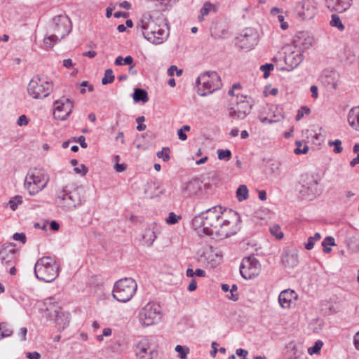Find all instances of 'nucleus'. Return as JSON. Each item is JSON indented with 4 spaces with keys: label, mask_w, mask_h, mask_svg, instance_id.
Listing matches in <instances>:
<instances>
[{
    "label": "nucleus",
    "mask_w": 359,
    "mask_h": 359,
    "mask_svg": "<svg viewBox=\"0 0 359 359\" xmlns=\"http://www.w3.org/2000/svg\"><path fill=\"white\" fill-rule=\"evenodd\" d=\"M238 222L239 215L236 211H223L221 206H215L195 216L192 226L200 235L226 238L236 233Z\"/></svg>",
    "instance_id": "nucleus-1"
},
{
    "label": "nucleus",
    "mask_w": 359,
    "mask_h": 359,
    "mask_svg": "<svg viewBox=\"0 0 359 359\" xmlns=\"http://www.w3.org/2000/svg\"><path fill=\"white\" fill-rule=\"evenodd\" d=\"M72 22L67 15L61 14L55 16L50 25L52 34L45 37L43 41L47 47L51 48L54 44L68 35L72 30Z\"/></svg>",
    "instance_id": "nucleus-2"
},
{
    "label": "nucleus",
    "mask_w": 359,
    "mask_h": 359,
    "mask_svg": "<svg viewBox=\"0 0 359 359\" xmlns=\"http://www.w3.org/2000/svg\"><path fill=\"white\" fill-rule=\"evenodd\" d=\"M36 277L46 283L53 282L59 274V266L50 257H43L34 265Z\"/></svg>",
    "instance_id": "nucleus-3"
},
{
    "label": "nucleus",
    "mask_w": 359,
    "mask_h": 359,
    "mask_svg": "<svg viewBox=\"0 0 359 359\" xmlns=\"http://www.w3.org/2000/svg\"><path fill=\"white\" fill-rule=\"evenodd\" d=\"M197 93L200 96H206L219 89L222 86L221 79L215 71H208L200 74L196 79Z\"/></svg>",
    "instance_id": "nucleus-4"
},
{
    "label": "nucleus",
    "mask_w": 359,
    "mask_h": 359,
    "mask_svg": "<svg viewBox=\"0 0 359 359\" xmlns=\"http://www.w3.org/2000/svg\"><path fill=\"white\" fill-rule=\"evenodd\" d=\"M137 285L131 278H124L118 280L114 284L112 294L113 297L118 302H127L135 294Z\"/></svg>",
    "instance_id": "nucleus-5"
},
{
    "label": "nucleus",
    "mask_w": 359,
    "mask_h": 359,
    "mask_svg": "<svg viewBox=\"0 0 359 359\" xmlns=\"http://www.w3.org/2000/svg\"><path fill=\"white\" fill-rule=\"evenodd\" d=\"M48 179L46 178L44 172L40 169L34 168L28 171L24 187L30 195H35L42 191L48 184Z\"/></svg>",
    "instance_id": "nucleus-6"
},
{
    "label": "nucleus",
    "mask_w": 359,
    "mask_h": 359,
    "mask_svg": "<svg viewBox=\"0 0 359 359\" xmlns=\"http://www.w3.org/2000/svg\"><path fill=\"white\" fill-rule=\"evenodd\" d=\"M56 204L64 208L72 209L81 204L80 190L74 189L67 191L66 189L60 190L55 198Z\"/></svg>",
    "instance_id": "nucleus-7"
},
{
    "label": "nucleus",
    "mask_w": 359,
    "mask_h": 359,
    "mask_svg": "<svg viewBox=\"0 0 359 359\" xmlns=\"http://www.w3.org/2000/svg\"><path fill=\"white\" fill-rule=\"evenodd\" d=\"M142 325L149 326L158 323L161 319V308L158 304L149 302L139 313Z\"/></svg>",
    "instance_id": "nucleus-8"
},
{
    "label": "nucleus",
    "mask_w": 359,
    "mask_h": 359,
    "mask_svg": "<svg viewBox=\"0 0 359 359\" xmlns=\"http://www.w3.org/2000/svg\"><path fill=\"white\" fill-rule=\"evenodd\" d=\"M140 27L145 39L153 43H162L168 36L165 30L157 26L153 20L149 22L142 21Z\"/></svg>",
    "instance_id": "nucleus-9"
},
{
    "label": "nucleus",
    "mask_w": 359,
    "mask_h": 359,
    "mask_svg": "<svg viewBox=\"0 0 359 359\" xmlns=\"http://www.w3.org/2000/svg\"><path fill=\"white\" fill-rule=\"evenodd\" d=\"M53 89V85L40 78L32 79L28 85L27 91L34 99H42L47 97Z\"/></svg>",
    "instance_id": "nucleus-10"
},
{
    "label": "nucleus",
    "mask_w": 359,
    "mask_h": 359,
    "mask_svg": "<svg viewBox=\"0 0 359 359\" xmlns=\"http://www.w3.org/2000/svg\"><path fill=\"white\" fill-rule=\"evenodd\" d=\"M260 264L255 257H244L240 266V273L245 279H251L259 273Z\"/></svg>",
    "instance_id": "nucleus-11"
},
{
    "label": "nucleus",
    "mask_w": 359,
    "mask_h": 359,
    "mask_svg": "<svg viewBox=\"0 0 359 359\" xmlns=\"http://www.w3.org/2000/svg\"><path fill=\"white\" fill-rule=\"evenodd\" d=\"M297 15L302 20L313 18L318 13L317 4L313 0H303L296 5Z\"/></svg>",
    "instance_id": "nucleus-12"
},
{
    "label": "nucleus",
    "mask_w": 359,
    "mask_h": 359,
    "mask_svg": "<svg viewBox=\"0 0 359 359\" xmlns=\"http://www.w3.org/2000/svg\"><path fill=\"white\" fill-rule=\"evenodd\" d=\"M135 353L140 359H153L158 354L151 340L149 338H144L138 342L135 347Z\"/></svg>",
    "instance_id": "nucleus-13"
},
{
    "label": "nucleus",
    "mask_w": 359,
    "mask_h": 359,
    "mask_svg": "<svg viewBox=\"0 0 359 359\" xmlns=\"http://www.w3.org/2000/svg\"><path fill=\"white\" fill-rule=\"evenodd\" d=\"M54 116L55 118L64 121L72 113L74 105L72 101L68 98L62 97L61 100H56L54 103Z\"/></svg>",
    "instance_id": "nucleus-14"
},
{
    "label": "nucleus",
    "mask_w": 359,
    "mask_h": 359,
    "mask_svg": "<svg viewBox=\"0 0 359 359\" xmlns=\"http://www.w3.org/2000/svg\"><path fill=\"white\" fill-rule=\"evenodd\" d=\"M252 104L245 99L240 100L229 109V115L234 119H243L250 113Z\"/></svg>",
    "instance_id": "nucleus-15"
},
{
    "label": "nucleus",
    "mask_w": 359,
    "mask_h": 359,
    "mask_svg": "<svg viewBox=\"0 0 359 359\" xmlns=\"http://www.w3.org/2000/svg\"><path fill=\"white\" fill-rule=\"evenodd\" d=\"M258 35L252 28H246L238 38V44L243 49H252L257 43Z\"/></svg>",
    "instance_id": "nucleus-16"
},
{
    "label": "nucleus",
    "mask_w": 359,
    "mask_h": 359,
    "mask_svg": "<svg viewBox=\"0 0 359 359\" xmlns=\"http://www.w3.org/2000/svg\"><path fill=\"white\" fill-rule=\"evenodd\" d=\"M48 318L54 320L60 330H63L69 325L70 315L62 311L60 307H56L53 312L48 313Z\"/></svg>",
    "instance_id": "nucleus-17"
},
{
    "label": "nucleus",
    "mask_w": 359,
    "mask_h": 359,
    "mask_svg": "<svg viewBox=\"0 0 359 359\" xmlns=\"http://www.w3.org/2000/svg\"><path fill=\"white\" fill-rule=\"evenodd\" d=\"M202 189V182L198 179H193L182 187V194L185 197L198 194Z\"/></svg>",
    "instance_id": "nucleus-18"
},
{
    "label": "nucleus",
    "mask_w": 359,
    "mask_h": 359,
    "mask_svg": "<svg viewBox=\"0 0 359 359\" xmlns=\"http://www.w3.org/2000/svg\"><path fill=\"white\" fill-rule=\"evenodd\" d=\"M318 182L316 180L306 176L301 182L299 192L302 196H313L316 192V186Z\"/></svg>",
    "instance_id": "nucleus-19"
},
{
    "label": "nucleus",
    "mask_w": 359,
    "mask_h": 359,
    "mask_svg": "<svg viewBox=\"0 0 359 359\" xmlns=\"http://www.w3.org/2000/svg\"><path fill=\"white\" fill-rule=\"evenodd\" d=\"M297 299V293L290 289L282 291L278 296V302L282 308L289 309L294 300Z\"/></svg>",
    "instance_id": "nucleus-20"
},
{
    "label": "nucleus",
    "mask_w": 359,
    "mask_h": 359,
    "mask_svg": "<svg viewBox=\"0 0 359 359\" xmlns=\"http://www.w3.org/2000/svg\"><path fill=\"white\" fill-rule=\"evenodd\" d=\"M351 0H326L328 8L338 13H343L351 6Z\"/></svg>",
    "instance_id": "nucleus-21"
},
{
    "label": "nucleus",
    "mask_w": 359,
    "mask_h": 359,
    "mask_svg": "<svg viewBox=\"0 0 359 359\" xmlns=\"http://www.w3.org/2000/svg\"><path fill=\"white\" fill-rule=\"evenodd\" d=\"M281 261L285 268L293 269L298 263V255L295 252H285L282 255Z\"/></svg>",
    "instance_id": "nucleus-22"
},
{
    "label": "nucleus",
    "mask_w": 359,
    "mask_h": 359,
    "mask_svg": "<svg viewBox=\"0 0 359 359\" xmlns=\"http://www.w3.org/2000/svg\"><path fill=\"white\" fill-rule=\"evenodd\" d=\"M303 60L302 55L299 52H290L285 55V62L288 66L289 69H293L297 67Z\"/></svg>",
    "instance_id": "nucleus-23"
},
{
    "label": "nucleus",
    "mask_w": 359,
    "mask_h": 359,
    "mask_svg": "<svg viewBox=\"0 0 359 359\" xmlns=\"http://www.w3.org/2000/svg\"><path fill=\"white\" fill-rule=\"evenodd\" d=\"M347 120L349 126L359 132V106L353 107L349 110Z\"/></svg>",
    "instance_id": "nucleus-24"
},
{
    "label": "nucleus",
    "mask_w": 359,
    "mask_h": 359,
    "mask_svg": "<svg viewBox=\"0 0 359 359\" xmlns=\"http://www.w3.org/2000/svg\"><path fill=\"white\" fill-rule=\"evenodd\" d=\"M0 256L2 264H8L15 259V250L14 248L8 249L3 247L0 250Z\"/></svg>",
    "instance_id": "nucleus-25"
},
{
    "label": "nucleus",
    "mask_w": 359,
    "mask_h": 359,
    "mask_svg": "<svg viewBox=\"0 0 359 359\" xmlns=\"http://www.w3.org/2000/svg\"><path fill=\"white\" fill-rule=\"evenodd\" d=\"M156 238V236L155 232L150 228L146 229L144 233L142 235L143 245L151 246Z\"/></svg>",
    "instance_id": "nucleus-26"
},
{
    "label": "nucleus",
    "mask_w": 359,
    "mask_h": 359,
    "mask_svg": "<svg viewBox=\"0 0 359 359\" xmlns=\"http://www.w3.org/2000/svg\"><path fill=\"white\" fill-rule=\"evenodd\" d=\"M133 97L134 101L136 102L142 101L145 103L149 100L147 91L141 88L135 89V91L133 94Z\"/></svg>",
    "instance_id": "nucleus-27"
},
{
    "label": "nucleus",
    "mask_w": 359,
    "mask_h": 359,
    "mask_svg": "<svg viewBox=\"0 0 359 359\" xmlns=\"http://www.w3.org/2000/svg\"><path fill=\"white\" fill-rule=\"evenodd\" d=\"M236 196L239 201L248 198V189L246 185L242 184L238 187L236 191Z\"/></svg>",
    "instance_id": "nucleus-28"
},
{
    "label": "nucleus",
    "mask_w": 359,
    "mask_h": 359,
    "mask_svg": "<svg viewBox=\"0 0 359 359\" xmlns=\"http://www.w3.org/2000/svg\"><path fill=\"white\" fill-rule=\"evenodd\" d=\"M332 19L330 22L332 27H337L339 31H344L345 29L339 16L337 14H332L331 16Z\"/></svg>",
    "instance_id": "nucleus-29"
},
{
    "label": "nucleus",
    "mask_w": 359,
    "mask_h": 359,
    "mask_svg": "<svg viewBox=\"0 0 359 359\" xmlns=\"http://www.w3.org/2000/svg\"><path fill=\"white\" fill-rule=\"evenodd\" d=\"M0 332L1 338L11 337L13 334V330L6 323H0Z\"/></svg>",
    "instance_id": "nucleus-30"
},
{
    "label": "nucleus",
    "mask_w": 359,
    "mask_h": 359,
    "mask_svg": "<svg viewBox=\"0 0 359 359\" xmlns=\"http://www.w3.org/2000/svg\"><path fill=\"white\" fill-rule=\"evenodd\" d=\"M114 81V76L113 74V71L111 69H107L105 70L104 76L102 79V83L103 85H107L109 83H111Z\"/></svg>",
    "instance_id": "nucleus-31"
},
{
    "label": "nucleus",
    "mask_w": 359,
    "mask_h": 359,
    "mask_svg": "<svg viewBox=\"0 0 359 359\" xmlns=\"http://www.w3.org/2000/svg\"><path fill=\"white\" fill-rule=\"evenodd\" d=\"M212 7V6L210 2H205L203 6L201 8V9L200 11L201 15H198V18L199 21L203 20L204 16L208 15L209 14Z\"/></svg>",
    "instance_id": "nucleus-32"
},
{
    "label": "nucleus",
    "mask_w": 359,
    "mask_h": 359,
    "mask_svg": "<svg viewBox=\"0 0 359 359\" xmlns=\"http://www.w3.org/2000/svg\"><path fill=\"white\" fill-rule=\"evenodd\" d=\"M175 350L178 353L179 357L181 359H187V354L189 353V348L188 347L177 345Z\"/></svg>",
    "instance_id": "nucleus-33"
},
{
    "label": "nucleus",
    "mask_w": 359,
    "mask_h": 359,
    "mask_svg": "<svg viewBox=\"0 0 359 359\" xmlns=\"http://www.w3.org/2000/svg\"><path fill=\"white\" fill-rule=\"evenodd\" d=\"M218 158L228 161L231 158V151L229 149H219L217 151Z\"/></svg>",
    "instance_id": "nucleus-34"
},
{
    "label": "nucleus",
    "mask_w": 359,
    "mask_h": 359,
    "mask_svg": "<svg viewBox=\"0 0 359 359\" xmlns=\"http://www.w3.org/2000/svg\"><path fill=\"white\" fill-rule=\"evenodd\" d=\"M323 343L320 340H318L315 342L314 345L308 348V353L310 355L317 354L320 352Z\"/></svg>",
    "instance_id": "nucleus-35"
},
{
    "label": "nucleus",
    "mask_w": 359,
    "mask_h": 359,
    "mask_svg": "<svg viewBox=\"0 0 359 359\" xmlns=\"http://www.w3.org/2000/svg\"><path fill=\"white\" fill-rule=\"evenodd\" d=\"M22 203V197L20 196H15V197L12 198L9 201L8 204L10 205V208L13 210H15L18 208V205Z\"/></svg>",
    "instance_id": "nucleus-36"
},
{
    "label": "nucleus",
    "mask_w": 359,
    "mask_h": 359,
    "mask_svg": "<svg viewBox=\"0 0 359 359\" xmlns=\"http://www.w3.org/2000/svg\"><path fill=\"white\" fill-rule=\"evenodd\" d=\"M295 144L297 148L294 149V154H305L309 151V147L307 145H304L303 147L302 143L300 141H296Z\"/></svg>",
    "instance_id": "nucleus-37"
},
{
    "label": "nucleus",
    "mask_w": 359,
    "mask_h": 359,
    "mask_svg": "<svg viewBox=\"0 0 359 359\" xmlns=\"http://www.w3.org/2000/svg\"><path fill=\"white\" fill-rule=\"evenodd\" d=\"M271 234L276 236L277 238H282L283 237V233L282 232L278 225H273L270 228Z\"/></svg>",
    "instance_id": "nucleus-38"
},
{
    "label": "nucleus",
    "mask_w": 359,
    "mask_h": 359,
    "mask_svg": "<svg viewBox=\"0 0 359 359\" xmlns=\"http://www.w3.org/2000/svg\"><path fill=\"white\" fill-rule=\"evenodd\" d=\"M182 217L180 215H177L174 212H170L168 217L166 218L165 221L168 224H176Z\"/></svg>",
    "instance_id": "nucleus-39"
},
{
    "label": "nucleus",
    "mask_w": 359,
    "mask_h": 359,
    "mask_svg": "<svg viewBox=\"0 0 359 359\" xmlns=\"http://www.w3.org/2000/svg\"><path fill=\"white\" fill-rule=\"evenodd\" d=\"M156 155L165 162L168 161L170 160L169 148H163L161 151L157 152Z\"/></svg>",
    "instance_id": "nucleus-40"
},
{
    "label": "nucleus",
    "mask_w": 359,
    "mask_h": 359,
    "mask_svg": "<svg viewBox=\"0 0 359 359\" xmlns=\"http://www.w3.org/2000/svg\"><path fill=\"white\" fill-rule=\"evenodd\" d=\"M274 69L273 64H265L261 66L260 69L264 72V77L266 79L269 76L270 71Z\"/></svg>",
    "instance_id": "nucleus-41"
},
{
    "label": "nucleus",
    "mask_w": 359,
    "mask_h": 359,
    "mask_svg": "<svg viewBox=\"0 0 359 359\" xmlns=\"http://www.w3.org/2000/svg\"><path fill=\"white\" fill-rule=\"evenodd\" d=\"M329 145L334 146V152L336 154H339L343 151V148L341 147V142L339 140H335L333 142H330Z\"/></svg>",
    "instance_id": "nucleus-42"
},
{
    "label": "nucleus",
    "mask_w": 359,
    "mask_h": 359,
    "mask_svg": "<svg viewBox=\"0 0 359 359\" xmlns=\"http://www.w3.org/2000/svg\"><path fill=\"white\" fill-rule=\"evenodd\" d=\"M304 113L307 114H309L310 113V109L308 107H306V106L302 107L297 111V114L296 115V120L299 121L301 118H302Z\"/></svg>",
    "instance_id": "nucleus-43"
},
{
    "label": "nucleus",
    "mask_w": 359,
    "mask_h": 359,
    "mask_svg": "<svg viewBox=\"0 0 359 359\" xmlns=\"http://www.w3.org/2000/svg\"><path fill=\"white\" fill-rule=\"evenodd\" d=\"M13 240L20 241L22 243H26V236L24 233H15L13 234Z\"/></svg>",
    "instance_id": "nucleus-44"
},
{
    "label": "nucleus",
    "mask_w": 359,
    "mask_h": 359,
    "mask_svg": "<svg viewBox=\"0 0 359 359\" xmlns=\"http://www.w3.org/2000/svg\"><path fill=\"white\" fill-rule=\"evenodd\" d=\"M74 171L80 174L82 176H84L88 172V168L85 166L84 164H81L79 167L74 168Z\"/></svg>",
    "instance_id": "nucleus-45"
},
{
    "label": "nucleus",
    "mask_w": 359,
    "mask_h": 359,
    "mask_svg": "<svg viewBox=\"0 0 359 359\" xmlns=\"http://www.w3.org/2000/svg\"><path fill=\"white\" fill-rule=\"evenodd\" d=\"M74 141L79 142L82 148L86 149L88 147V144L86 142V137L83 135L79 136L78 138H74Z\"/></svg>",
    "instance_id": "nucleus-46"
},
{
    "label": "nucleus",
    "mask_w": 359,
    "mask_h": 359,
    "mask_svg": "<svg viewBox=\"0 0 359 359\" xmlns=\"http://www.w3.org/2000/svg\"><path fill=\"white\" fill-rule=\"evenodd\" d=\"M238 287L236 285L233 284L231 287V289L230 290L231 292V297H229L230 299L233 301H236L238 299V295L237 294H234V292L237 290Z\"/></svg>",
    "instance_id": "nucleus-47"
},
{
    "label": "nucleus",
    "mask_w": 359,
    "mask_h": 359,
    "mask_svg": "<svg viewBox=\"0 0 359 359\" xmlns=\"http://www.w3.org/2000/svg\"><path fill=\"white\" fill-rule=\"evenodd\" d=\"M29 123V120L25 115H21L17 121L18 126H26Z\"/></svg>",
    "instance_id": "nucleus-48"
},
{
    "label": "nucleus",
    "mask_w": 359,
    "mask_h": 359,
    "mask_svg": "<svg viewBox=\"0 0 359 359\" xmlns=\"http://www.w3.org/2000/svg\"><path fill=\"white\" fill-rule=\"evenodd\" d=\"M323 246L325 245H335L334 239L332 236H327L322 243Z\"/></svg>",
    "instance_id": "nucleus-49"
},
{
    "label": "nucleus",
    "mask_w": 359,
    "mask_h": 359,
    "mask_svg": "<svg viewBox=\"0 0 359 359\" xmlns=\"http://www.w3.org/2000/svg\"><path fill=\"white\" fill-rule=\"evenodd\" d=\"M278 20L279 22L280 23V27L285 30L288 28V24L284 21V16L283 15H278Z\"/></svg>",
    "instance_id": "nucleus-50"
},
{
    "label": "nucleus",
    "mask_w": 359,
    "mask_h": 359,
    "mask_svg": "<svg viewBox=\"0 0 359 359\" xmlns=\"http://www.w3.org/2000/svg\"><path fill=\"white\" fill-rule=\"evenodd\" d=\"M236 353L238 356H242L243 359H248L247 358V355H248V352L246 350L242 348H238L236 351Z\"/></svg>",
    "instance_id": "nucleus-51"
},
{
    "label": "nucleus",
    "mask_w": 359,
    "mask_h": 359,
    "mask_svg": "<svg viewBox=\"0 0 359 359\" xmlns=\"http://www.w3.org/2000/svg\"><path fill=\"white\" fill-rule=\"evenodd\" d=\"M27 357L29 359H39L41 358V354L36 351L29 352L27 353Z\"/></svg>",
    "instance_id": "nucleus-52"
},
{
    "label": "nucleus",
    "mask_w": 359,
    "mask_h": 359,
    "mask_svg": "<svg viewBox=\"0 0 359 359\" xmlns=\"http://www.w3.org/2000/svg\"><path fill=\"white\" fill-rule=\"evenodd\" d=\"M212 351H210V355L212 357H215L217 352L218 351L217 346L218 344L216 341H213L211 344Z\"/></svg>",
    "instance_id": "nucleus-53"
},
{
    "label": "nucleus",
    "mask_w": 359,
    "mask_h": 359,
    "mask_svg": "<svg viewBox=\"0 0 359 359\" xmlns=\"http://www.w3.org/2000/svg\"><path fill=\"white\" fill-rule=\"evenodd\" d=\"M196 287H197L196 281L194 279L191 280L190 283L189 284L188 290L190 292H192V291H194L196 289Z\"/></svg>",
    "instance_id": "nucleus-54"
},
{
    "label": "nucleus",
    "mask_w": 359,
    "mask_h": 359,
    "mask_svg": "<svg viewBox=\"0 0 359 359\" xmlns=\"http://www.w3.org/2000/svg\"><path fill=\"white\" fill-rule=\"evenodd\" d=\"M133 65V58L130 55L126 56L125 58H123V65Z\"/></svg>",
    "instance_id": "nucleus-55"
},
{
    "label": "nucleus",
    "mask_w": 359,
    "mask_h": 359,
    "mask_svg": "<svg viewBox=\"0 0 359 359\" xmlns=\"http://www.w3.org/2000/svg\"><path fill=\"white\" fill-rule=\"evenodd\" d=\"M310 90L311 92V95H312V97L313 98H317L318 97V87L315 85L313 86H311V88H310Z\"/></svg>",
    "instance_id": "nucleus-56"
},
{
    "label": "nucleus",
    "mask_w": 359,
    "mask_h": 359,
    "mask_svg": "<svg viewBox=\"0 0 359 359\" xmlns=\"http://www.w3.org/2000/svg\"><path fill=\"white\" fill-rule=\"evenodd\" d=\"M116 141H120L122 144H125L124 133L119 132L115 138Z\"/></svg>",
    "instance_id": "nucleus-57"
},
{
    "label": "nucleus",
    "mask_w": 359,
    "mask_h": 359,
    "mask_svg": "<svg viewBox=\"0 0 359 359\" xmlns=\"http://www.w3.org/2000/svg\"><path fill=\"white\" fill-rule=\"evenodd\" d=\"M314 246L313 238H309L307 243L305 245L306 250H311Z\"/></svg>",
    "instance_id": "nucleus-58"
},
{
    "label": "nucleus",
    "mask_w": 359,
    "mask_h": 359,
    "mask_svg": "<svg viewBox=\"0 0 359 359\" xmlns=\"http://www.w3.org/2000/svg\"><path fill=\"white\" fill-rule=\"evenodd\" d=\"M114 168L116 172H121L126 170V166L125 164H119L117 163H116Z\"/></svg>",
    "instance_id": "nucleus-59"
},
{
    "label": "nucleus",
    "mask_w": 359,
    "mask_h": 359,
    "mask_svg": "<svg viewBox=\"0 0 359 359\" xmlns=\"http://www.w3.org/2000/svg\"><path fill=\"white\" fill-rule=\"evenodd\" d=\"M177 135L180 140H186L187 139V135L184 133V131L182 129H179L177 130Z\"/></svg>",
    "instance_id": "nucleus-60"
},
{
    "label": "nucleus",
    "mask_w": 359,
    "mask_h": 359,
    "mask_svg": "<svg viewBox=\"0 0 359 359\" xmlns=\"http://www.w3.org/2000/svg\"><path fill=\"white\" fill-rule=\"evenodd\" d=\"M27 333V329L26 327L20 328L19 334L21 336L22 341L26 340Z\"/></svg>",
    "instance_id": "nucleus-61"
},
{
    "label": "nucleus",
    "mask_w": 359,
    "mask_h": 359,
    "mask_svg": "<svg viewBox=\"0 0 359 359\" xmlns=\"http://www.w3.org/2000/svg\"><path fill=\"white\" fill-rule=\"evenodd\" d=\"M97 55V53L94 50H89V51H87V52H84L83 53V56H86V57H90V58H93L96 56Z\"/></svg>",
    "instance_id": "nucleus-62"
},
{
    "label": "nucleus",
    "mask_w": 359,
    "mask_h": 359,
    "mask_svg": "<svg viewBox=\"0 0 359 359\" xmlns=\"http://www.w3.org/2000/svg\"><path fill=\"white\" fill-rule=\"evenodd\" d=\"M359 163V153H358L357 156L353 158L350 162V165L351 167H355L357 164Z\"/></svg>",
    "instance_id": "nucleus-63"
},
{
    "label": "nucleus",
    "mask_w": 359,
    "mask_h": 359,
    "mask_svg": "<svg viewBox=\"0 0 359 359\" xmlns=\"http://www.w3.org/2000/svg\"><path fill=\"white\" fill-rule=\"evenodd\" d=\"M354 344L355 348L359 350V331L354 337Z\"/></svg>",
    "instance_id": "nucleus-64"
}]
</instances>
